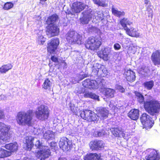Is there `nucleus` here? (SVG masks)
Listing matches in <instances>:
<instances>
[{"mask_svg":"<svg viewBox=\"0 0 160 160\" xmlns=\"http://www.w3.org/2000/svg\"><path fill=\"white\" fill-rule=\"evenodd\" d=\"M25 139L26 147L29 150H31L32 147H35V148L40 150L38 151L36 156L38 158H40V160H44L50 155L51 152L48 147L43 145L42 143L40 142L39 141L37 140L34 145L33 141L34 139V138L32 137L27 136Z\"/></svg>","mask_w":160,"mask_h":160,"instance_id":"nucleus-1","label":"nucleus"},{"mask_svg":"<svg viewBox=\"0 0 160 160\" xmlns=\"http://www.w3.org/2000/svg\"><path fill=\"white\" fill-rule=\"evenodd\" d=\"M134 93L138 102L139 103L144 104V108L148 113L154 115L159 112L160 104L158 101H150L145 102L144 98L142 94L138 91H135Z\"/></svg>","mask_w":160,"mask_h":160,"instance_id":"nucleus-2","label":"nucleus"},{"mask_svg":"<svg viewBox=\"0 0 160 160\" xmlns=\"http://www.w3.org/2000/svg\"><path fill=\"white\" fill-rule=\"evenodd\" d=\"M33 113L32 110L27 112L21 111L17 114L16 119L18 124L21 126H32Z\"/></svg>","mask_w":160,"mask_h":160,"instance_id":"nucleus-3","label":"nucleus"},{"mask_svg":"<svg viewBox=\"0 0 160 160\" xmlns=\"http://www.w3.org/2000/svg\"><path fill=\"white\" fill-rule=\"evenodd\" d=\"M65 38L71 44L76 43L81 44L83 42L82 35L73 30H69L66 34Z\"/></svg>","mask_w":160,"mask_h":160,"instance_id":"nucleus-4","label":"nucleus"},{"mask_svg":"<svg viewBox=\"0 0 160 160\" xmlns=\"http://www.w3.org/2000/svg\"><path fill=\"white\" fill-rule=\"evenodd\" d=\"M102 44V40L99 38L90 37L88 38L85 42L86 48L92 50L98 49Z\"/></svg>","mask_w":160,"mask_h":160,"instance_id":"nucleus-5","label":"nucleus"},{"mask_svg":"<svg viewBox=\"0 0 160 160\" xmlns=\"http://www.w3.org/2000/svg\"><path fill=\"white\" fill-rule=\"evenodd\" d=\"M36 117L39 120L44 121L47 119L49 115V110L46 106L41 105L38 106L35 111Z\"/></svg>","mask_w":160,"mask_h":160,"instance_id":"nucleus-6","label":"nucleus"},{"mask_svg":"<svg viewBox=\"0 0 160 160\" xmlns=\"http://www.w3.org/2000/svg\"><path fill=\"white\" fill-rule=\"evenodd\" d=\"M158 112H159L157 113ZM156 114V113L152 115L154 117L152 118H150V116L146 113H143L142 115L140 118V120L143 125V128L148 129L152 127L154 124V120L157 118Z\"/></svg>","mask_w":160,"mask_h":160,"instance_id":"nucleus-7","label":"nucleus"},{"mask_svg":"<svg viewBox=\"0 0 160 160\" xmlns=\"http://www.w3.org/2000/svg\"><path fill=\"white\" fill-rule=\"evenodd\" d=\"M80 116L84 119L87 120L88 122H93L94 123L99 120V118L92 111L89 110H85L80 112Z\"/></svg>","mask_w":160,"mask_h":160,"instance_id":"nucleus-8","label":"nucleus"},{"mask_svg":"<svg viewBox=\"0 0 160 160\" xmlns=\"http://www.w3.org/2000/svg\"><path fill=\"white\" fill-rule=\"evenodd\" d=\"M10 128V126L0 122V139L6 141L10 139V135L8 132Z\"/></svg>","mask_w":160,"mask_h":160,"instance_id":"nucleus-9","label":"nucleus"},{"mask_svg":"<svg viewBox=\"0 0 160 160\" xmlns=\"http://www.w3.org/2000/svg\"><path fill=\"white\" fill-rule=\"evenodd\" d=\"M83 16L80 18L81 22L82 24H87L91 19L94 18V12H92L91 9H89L82 12Z\"/></svg>","mask_w":160,"mask_h":160,"instance_id":"nucleus-10","label":"nucleus"},{"mask_svg":"<svg viewBox=\"0 0 160 160\" xmlns=\"http://www.w3.org/2000/svg\"><path fill=\"white\" fill-rule=\"evenodd\" d=\"M86 7L88 6L81 2H75L72 4L71 9L72 12H71L70 13L75 15V13H79Z\"/></svg>","mask_w":160,"mask_h":160,"instance_id":"nucleus-11","label":"nucleus"},{"mask_svg":"<svg viewBox=\"0 0 160 160\" xmlns=\"http://www.w3.org/2000/svg\"><path fill=\"white\" fill-rule=\"evenodd\" d=\"M60 148L64 151H67L70 149L72 145L71 142L66 138L60 139L59 143Z\"/></svg>","mask_w":160,"mask_h":160,"instance_id":"nucleus-12","label":"nucleus"},{"mask_svg":"<svg viewBox=\"0 0 160 160\" xmlns=\"http://www.w3.org/2000/svg\"><path fill=\"white\" fill-rule=\"evenodd\" d=\"M59 44V40L58 38L52 39L51 42L48 43V51L50 53H53L56 49Z\"/></svg>","mask_w":160,"mask_h":160,"instance_id":"nucleus-13","label":"nucleus"},{"mask_svg":"<svg viewBox=\"0 0 160 160\" xmlns=\"http://www.w3.org/2000/svg\"><path fill=\"white\" fill-rule=\"evenodd\" d=\"M89 145L92 150H98L103 148L104 144L102 141L95 140L91 142Z\"/></svg>","mask_w":160,"mask_h":160,"instance_id":"nucleus-14","label":"nucleus"},{"mask_svg":"<svg viewBox=\"0 0 160 160\" xmlns=\"http://www.w3.org/2000/svg\"><path fill=\"white\" fill-rule=\"evenodd\" d=\"M97 84V81L89 79H87L82 82V85L84 87L90 89H98V86Z\"/></svg>","mask_w":160,"mask_h":160,"instance_id":"nucleus-15","label":"nucleus"},{"mask_svg":"<svg viewBox=\"0 0 160 160\" xmlns=\"http://www.w3.org/2000/svg\"><path fill=\"white\" fill-rule=\"evenodd\" d=\"M147 151L150 153L145 157V159L147 160H160L159 156L156 150L149 149Z\"/></svg>","mask_w":160,"mask_h":160,"instance_id":"nucleus-16","label":"nucleus"},{"mask_svg":"<svg viewBox=\"0 0 160 160\" xmlns=\"http://www.w3.org/2000/svg\"><path fill=\"white\" fill-rule=\"evenodd\" d=\"M151 59L155 65H160V50H156L152 52Z\"/></svg>","mask_w":160,"mask_h":160,"instance_id":"nucleus-17","label":"nucleus"},{"mask_svg":"<svg viewBox=\"0 0 160 160\" xmlns=\"http://www.w3.org/2000/svg\"><path fill=\"white\" fill-rule=\"evenodd\" d=\"M97 116L101 119L106 118L108 114V111L105 108L100 107L97 109Z\"/></svg>","mask_w":160,"mask_h":160,"instance_id":"nucleus-18","label":"nucleus"},{"mask_svg":"<svg viewBox=\"0 0 160 160\" xmlns=\"http://www.w3.org/2000/svg\"><path fill=\"white\" fill-rule=\"evenodd\" d=\"M125 76L127 80L130 82H133L135 80V74L134 72L130 69L125 71Z\"/></svg>","mask_w":160,"mask_h":160,"instance_id":"nucleus-19","label":"nucleus"},{"mask_svg":"<svg viewBox=\"0 0 160 160\" xmlns=\"http://www.w3.org/2000/svg\"><path fill=\"white\" fill-rule=\"evenodd\" d=\"M59 32V29L54 25L48 26L47 30V32L51 34V36L57 35Z\"/></svg>","mask_w":160,"mask_h":160,"instance_id":"nucleus-20","label":"nucleus"},{"mask_svg":"<svg viewBox=\"0 0 160 160\" xmlns=\"http://www.w3.org/2000/svg\"><path fill=\"white\" fill-rule=\"evenodd\" d=\"M124 30L126 34L131 37L138 38L140 36V33L133 28H125Z\"/></svg>","mask_w":160,"mask_h":160,"instance_id":"nucleus-21","label":"nucleus"},{"mask_svg":"<svg viewBox=\"0 0 160 160\" xmlns=\"http://www.w3.org/2000/svg\"><path fill=\"white\" fill-rule=\"evenodd\" d=\"M139 110L137 109L131 110L128 114V117L132 119L135 120L138 119L139 116Z\"/></svg>","mask_w":160,"mask_h":160,"instance_id":"nucleus-22","label":"nucleus"},{"mask_svg":"<svg viewBox=\"0 0 160 160\" xmlns=\"http://www.w3.org/2000/svg\"><path fill=\"white\" fill-rule=\"evenodd\" d=\"M109 53V50L107 48H104L101 51L98 53V56L101 58H102L105 60H108V57Z\"/></svg>","mask_w":160,"mask_h":160,"instance_id":"nucleus-23","label":"nucleus"},{"mask_svg":"<svg viewBox=\"0 0 160 160\" xmlns=\"http://www.w3.org/2000/svg\"><path fill=\"white\" fill-rule=\"evenodd\" d=\"M84 160H100V156L95 153L87 154L84 157Z\"/></svg>","mask_w":160,"mask_h":160,"instance_id":"nucleus-24","label":"nucleus"},{"mask_svg":"<svg viewBox=\"0 0 160 160\" xmlns=\"http://www.w3.org/2000/svg\"><path fill=\"white\" fill-rule=\"evenodd\" d=\"M112 134L115 137H119L120 135L123 133V131L121 128L116 127L112 128L110 129Z\"/></svg>","mask_w":160,"mask_h":160,"instance_id":"nucleus-25","label":"nucleus"},{"mask_svg":"<svg viewBox=\"0 0 160 160\" xmlns=\"http://www.w3.org/2000/svg\"><path fill=\"white\" fill-rule=\"evenodd\" d=\"M18 147V144L16 142L7 144L5 146V148L6 149L10 150L12 152L17 151Z\"/></svg>","mask_w":160,"mask_h":160,"instance_id":"nucleus-26","label":"nucleus"},{"mask_svg":"<svg viewBox=\"0 0 160 160\" xmlns=\"http://www.w3.org/2000/svg\"><path fill=\"white\" fill-rule=\"evenodd\" d=\"M58 16L56 14L52 15L48 18L47 23L49 25L53 24L58 20Z\"/></svg>","mask_w":160,"mask_h":160,"instance_id":"nucleus-27","label":"nucleus"},{"mask_svg":"<svg viewBox=\"0 0 160 160\" xmlns=\"http://www.w3.org/2000/svg\"><path fill=\"white\" fill-rule=\"evenodd\" d=\"M54 133L50 130H47L43 134V138L45 139L49 140L52 139L54 137Z\"/></svg>","mask_w":160,"mask_h":160,"instance_id":"nucleus-28","label":"nucleus"},{"mask_svg":"<svg viewBox=\"0 0 160 160\" xmlns=\"http://www.w3.org/2000/svg\"><path fill=\"white\" fill-rule=\"evenodd\" d=\"M121 26L124 28V30L125 28H128L127 25H130L132 23V22L127 18H124L122 19L120 21Z\"/></svg>","mask_w":160,"mask_h":160,"instance_id":"nucleus-29","label":"nucleus"},{"mask_svg":"<svg viewBox=\"0 0 160 160\" xmlns=\"http://www.w3.org/2000/svg\"><path fill=\"white\" fill-rule=\"evenodd\" d=\"M12 67V65L10 63L4 65L0 68V72L1 73H5L11 69Z\"/></svg>","mask_w":160,"mask_h":160,"instance_id":"nucleus-30","label":"nucleus"},{"mask_svg":"<svg viewBox=\"0 0 160 160\" xmlns=\"http://www.w3.org/2000/svg\"><path fill=\"white\" fill-rule=\"evenodd\" d=\"M112 14L115 16L120 18L124 16L125 15V12L123 11H120L118 9L114 8H112Z\"/></svg>","mask_w":160,"mask_h":160,"instance_id":"nucleus-31","label":"nucleus"},{"mask_svg":"<svg viewBox=\"0 0 160 160\" xmlns=\"http://www.w3.org/2000/svg\"><path fill=\"white\" fill-rule=\"evenodd\" d=\"M94 3L98 6L106 7L108 6V0H93Z\"/></svg>","mask_w":160,"mask_h":160,"instance_id":"nucleus-32","label":"nucleus"},{"mask_svg":"<svg viewBox=\"0 0 160 160\" xmlns=\"http://www.w3.org/2000/svg\"><path fill=\"white\" fill-rule=\"evenodd\" d=\"M84 97L85 98H90L95 100L99 101V96L92 92H87L83 93Z\"/></svg>","mask_w":160,"mask_h":160,"instance_id":"nucleus-33","label":"nucleus"},{"mask_svg":"<svg viewBox=\"0 0 160 160\" xmlns=\"http://www.w3.org/2000/svg\"><path fill=\"white\" fill-rule=\"evenodd\" d=\"M52 83L51 81L48 78L45 79L42 86V88L45 89H50Z\"/></svg>","mask_w":160,"mask_h":160,"instance_id":"nucleus-34","label":"nucleus"},{"mask_svg":"<svg viewBox=\"0 0 160 160\" xmlns=\"http://www.w3.org/2000/svg\"><path fill=\"white\" fill-rule=\"evenodd\" d=\"M115 91L111 88H107L105 90V95L107 97L112 98L114 96Z\"/></svg>","mask_w":160,"mask_h":160,"instance_id":"nucleus-35","label":"nucleus"},{"mask_svg":"<svg viewBox=\"0 0 160 160\" xmlns=\"http://www.w3.org/2000/svg\"><path fill=\"white\" fill-rule=\"evenodd\" d=\"M98 88L101 89L104 88L105 84V81L103 79H99L97 80V84Z\"/></svg>","mask_w":160,"mask_h":160,"instance_id":"nucleus-36","label":"nucleus"},{"mask_svg":"<svg viewBox=\"0 0 160 160\" xmlns=\"http://www.w3.org/2000/svg\"><path fill=\"white\" fill-rule=\"evenodd\" d=\"M143 85L145 88L151 90L154 86V82L152 81L146 82L144 83Z\"/></svg>","mask_w":160,"mask_h":160,"instance_id":"nucleus-37","label":"nucleus"},{"mask_svg":"<svg viewBox=\"0 0 160 160\" xmlns=\"http://www.w3.org/2000/svg\"><path fill=\"white\" fill-rule=\"evenodd\" d=\"M10 153L8 151L0 148V158H4L8 157L10 155Z\"/></svg>","mask_w":160,"mask_h":160,"instance_id":"nucleus-38","label":"nucleus"},{"mask_svg":"<svg viewBox=\"0 0 160 160\" xmlns=\"http://www.w3.org/2000/svg\"><path fill=\"white\" fill-rule=\"evenodd\" d=\"M139 70L140 73L143 75H144L145 73H147L149 71L148 68L143 65H141L139 67Z\"/></svg>","mask_w":160,"mask_h":160,"instance_id":"nucleus-39","label":"nucleus"},{"mask_svg":"<svg viewBox=\"0 0 160 160\" xmlns=\"http://www.w3.org/2000/svg\"><path fill=\"white\" fill-rule=\"evenodd\" d=\"M69 109L74 114L77 115V113L78 108L76 107L71 102L69 103Z\"/></svg>","mask_w":160,"mask_h":160,"instance_id":"nucleus-40","label":"nucleus"},{"mask_svg":"<svg viewBox=\"0 0 160 160\" xmlns=\"http://www.w3.org/2000/svg\"><path fill=\"white\" fill-rule=\"evenodd\" d=\"M13 7V4L11 2H7L6 3L3 8V9L5 10H8L12 8Z\"/></svg>","mask_w":160,"mask_h":160,"instance_id":"nucleus-41","label":"nucleus"},{"mask_svg":"<svg viewBox=\"0 0 160 160\" xmlns=\"http://www.w3.org/2000/svg\"><path fill=\"white\" fill-rule=\"evenodd\" d=\"M46 40L45 38H44L42 35H39L38 36L37 42H38V44L42 45Z\"/></svg>","mask_w":160,"mask_h":160,"instance_id":"nucleus-42","label":"nucleus"},{"mask_svg":"<svg viewBox=\"0 0 160 160\" xmlns=\"http://www.w3.org/2000/svg\"><path fill=\"white\" fill-rule=\"evenodd\" d=\"M92 12H94L93 15L94 16V17L92 18L93 19L95 18L97 20H99L102 18V14L101 12H99L98 13H97L94 11H92Z\"/></svg>","mask_w":160,"mask_h":160,"instance_id":"nucleus-43","label":"nucleus"},{"mask_svg":"<svg viewBox=\"0 0 160 160\" xmlns=\"http://www.w3.org/2000/svg\"><path fill=\"white\" fill-rule=\"evenodd\" d=\"M115 88L116 90L119 91L122 93H123L125 92V89L122 86L120 85H116Z\"/></svg>","mask_w":160,"mask_h":160,"instance_id":"nucleus-44","label":"nucleus"},{"mask_svg":"<svg viewBox=\"0 0 160 160\" xmlns=\"http://www.w3.org/2000/svg\"><path fill=\"white\" fill-rule=\"evenodd\" d=\"M104 132L103 131H97L95 132V135L96 137H101L104 135Z\"/></svg>","mask_w":160,"mask_h":160,"instance_id":"nucleus-45","label":"nucleus"},{"mask_svg":"<svg viewBox=\"0 0 160 160\" xmlns=\"http://www.w3.org/2000/svg\"><path fill=\"white\" fill-rule=\"evenodd\" d=\"M101 70V68H94H94L92 69V72L94 75H97L98 72Z\"/></svg>","mask_w":160,"mask_h":160,"instance_id":"nucleus-46","label":"nucleus"},{"mask_svg":"<svg viewBox=\"0 0 160 160\" xmlns=\"http://www.w3.org/2000/svg\"><path fill=\"white\" fill-rule=\"evenodd\" d=\"M88 76V75L86 74H82L79 75L78 76V79L77 81H78L80 80H82L85 78H86Z\"/></svg>","mask_w":160,"mask_h":160,"instance_id":"nucleus-47","label":"nucleus"},{"mask_svg":"<svg viewBox=\"0 0 160 160\" xmlns=\"http://www.w3.org/2000/svg\"><path fill=\"white\" fill-rule=\"evenodd\" d=\"M113 48L115 50H118L121 48V47L119 43H115L114 45Z\"/></svg>","mask_w":160,"mask_h":160,"instance_id":"nucleus-48","label":"nucleus"},{"mask_svg":"<svg viewBox=\"0 0 160 160\" xmlns=\"http://www.w3.org/2000/svg\"><path fill=\"white\" fill-rule=\"evenodd\" d=\"M147 11L148 12V16L152 18V10L150 8H147Z\"/></svg>","mask_w":160,"mask_h":160,"instance_id":"nucleus-49","label":"nucleus"},{"mask_svg":"<svg viewBox=\"0 0 160 160\" xmlns=\"http://www.w3.org/2000/svg\"><path fill=\"white\" fill-rule=\"evenodd\" d=\"M88 28V31L89 32H92L94 31V30L96 29L95 27L92 26L91 25H89Z\"/></svg>","mask_w":160,"mask_h":160,"instance_id":"nucleus-50","label":"nucleus"},{"mask_svg":"<svg viewBox=\"0 0 160 160\" xmlns=\"http://www.w3.org/2000/svg\"><path fill=\"white\" fill-rule=\"evenodd\" d=\"M51 59L53 62H57L58 61V58L57 57H55L54 56H52L51 57Z\"/></svg>","mask_w":160,"mask_h":160,"instance_id":"nucleus-51","label":"nucleus"},{"mask_svg":"<svg viewBox=\"0 0 160 160\" xmlns=\"http://www.w3.org/2000/svg\"><path fill=\"white\" fill-rule=\"evenodd\" d=\"M4 117V115L3 112L0 110V118H3Z\"/></svg>","mask_w":160,"mask_h":160,"instance_id":"nucleus-52","label":"nucleus"},{"mask_svg":"<svg viewBox=\"0 0 160 160\" xmlns=\"http://www.w3.org/2000/svg\"><path fill=\"white\" fill-rule=\"evenodd\" d=\"M47 0H40V3L43 5H45L46 4H45V2Z\"/></svg>","mask_w":160,"mask_h":160,"instance_id":"nucleus-53","label":"nucleus"},{"mask_svg":"<svg viewBox=\"0 0 160 160\" xmlns=\"http://www.w3.org/2000/svg\"><path fill=\"white\" fill-rule=\"evenodd\" d=\"M24 160H33V159L32 158H30V157H26L25 158Z\"/></svg>","mask_w":160,"mask_h":160,"instance_id":"nucleus-54","label":"nucleus"},{"mask_svg":"<svg viewBox=\"0 0 160 160\" xmlns=\"http://www.w3.org/2000/svg\"><path fill=\"white\" fill-rule=\"evenodd\" d=\"M116 108L119 110H120L121 109L123 108V107L122 106H120L119 107V106H116Z\"/></svg>","mask_w":160,"mask_h":160,"instance_id":"nucleus-55","label":"nucleus"},{"mask_svg":"<svg viewBox=\"0 0 160 160\" xmlns=\"http://www.w3.org/2000/svg\"><path fill=\"white\" fill-rule=\"evenodd\" d=\"M149 2V0H145L144 1L145 3L146 4H148Z\"/></svg>","mask_w":160,"mask_h":160,"instance_id":"nucleus-56","label":"nucleus"},{"mask_svg":"<svg viewBox=\"0 0 160 160\" xmlns=\"http://www.w3.org/2000/svg\"><path fill=\"white\" fill-rule=\"evenodd\" d=\"M58 160H67V159L65 158H59Z\"/></svg>","mask_w":160,"mask_h":160,"instance_id":"nucleus-57","label":"nucleus"},{"mask_svg":"<svg viewBox=\"0 0 160 160\" xmlns=\"http://www.w3.org/2000/svg\"><path fill=\"white\" fill-rule=\"evenodd\" d=\"M53 143H54V144L53 146L52 145V142L51 143V147H52V148H53V147H55V146L56 145L55 143H54V142H53Z\"/></svg>","mask_w":160,"mask_h":160,"instance_id":"nucleus-58","label":"nucleus"},{"mask_svg":"<svg viewBox=\"0 0 160 160\" xmlns=\"http://www.w3.org/2000/svg\"><path fill=\"white\" fill-rule=\"evenodd\" d=\"M129 40H126V43H129Z\"/></svg>","mask_w":160,"mask_h":160,"instance_id":"nucleus-59","label":"nucleus"},{"mask_svg":"<svg viewBox=\"0 0 160 160\" xmlns=\"http://www.w3.org/2000/svg\"><path fill=\"white\" fill-rule=\"evenodd\" d=\"M74 160H77V159H74Z\"/></svg>","mask_w":160,"mask_h":160,"instance_id":"nucleus-60","label":"nucleus"}]
</instances>
